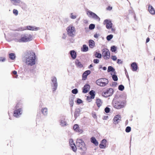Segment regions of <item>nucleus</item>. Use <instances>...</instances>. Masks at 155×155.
Returning a JSON list of instances; mask_svg holds the SVG:
<instances>
[{
	"mask_svg": "<svg viewBox=\"0 0 155 155\" xmlns=\"http://www.w3.org/2000/svg\"><path fill=\"white\" fill-rule=\"evenodd\" d=\"M116 74H111V75H112V77L113 80L114 81H117L118 80V78L117 75Z\"/></svg>",
	"mask_w": 155,
	"mask_h": 155,
	"instance_id": "nucleus-37",
	"label": "nucleus"
},
{
	"mask_svg": "<svg viewBox=\"0 0 155 155\" xmlns=\"http://www.w3.org/2000/svg\"><path fill=\"white\" fill-rule=\"evenodd\" d=\"M118 89L120 91H123L124 89V86L122 84L118 86Z\"/></svg>",
	"mask_w": 155,
	"mask_h": 155,
	"instance_id": "nucleus-42",
	"label": "nucleus"
},
{
	"mask_svg": "<svg viewBox=\"0 0 155 155\" xmlns=\"http://www.w3.org/2000/svg\"><path fill=\"white\" fill-rule=\"evenodd\" d=\"M104 25H106V27L107 29H110L112 27L113 23L110 20L108 19L105 20L104 21Z\"/></svg>",
	"mask_w": 155,
	"mask_h": 155,
	"instance_id": "nucleus-11",
	"label": "nucleus"
},
{
	"mask_svg": "<svg viewBox=\"0 0 155 155\" xmlns=\"http://www.w3.org/2000/svg\"><path fill=\"white\" fill-rule=\"evenodd\" d=\"M108 117V116H105L103 117V119L104 120H107Z\"/></svg>",
	"mask_w": 155,
	"mask_h": 155,
	"instance_id": "nucleus-59",
	"label": "nucleus"
},
{
	"mask_svg": "<svg viewBox=\"0 0 155 155\" xmlns=\"http://www.w3.org/2000/svg\"><path fill=\"white\" fill-rule=\"evenodd\" d=\"M107 142V140L105 139H103L101 141L99 145V147L100 148H105L106 146V143Z\"/></svg>",
	"mask_w": 155,
	"mask_h": 155,
	"instance_id": "nucleus-15",
	"label": "nucleus"
},
{
	"mask_svg": "<svg viewBox=\"0 0 155 155\" xmlns=\"http://www.w3.org/2000/svg\"><path fill=\"white\" fill-rule=\"evenodd\" d=\"M90 86L88 84H86L82 88V92L84 93H87L90 90Z\"/></svg>",
	"mask_w": 155,
	"mask_h": 155,
	"instance_id": "nucleus-14",
	"label": "nucleus"
},
{
	"mask_svg": "<svg viewBox=\"0 0 155 155\" xmlns=\"http://www.w3.org/2000/svg\"><path fill=\"white\" fill-rule=\"evenodd\" d=\"M94 55L96 58H101L102 57V55L100 53H98L97 52H96Z\"/></svg>",
	"mask_w": 155,
	"mask_h": 155,
	"instance_id": "nucleus-38",
	"label": "nucleus"
},
{
	"mask_svg": "<svg viewBox=\"0 0 155 155\" xmlns=\"http://www.w3.org/2000/svg\"><path fill=\"white\" fill-rule=\"evenodd\" d=\"M75 98V96L74 95H71L70 96L69 98V104L70 107H72L74 105V99Z\"/></svg>",
	"mask_w": 155,
	"mask_h": 155,
	"instance_id": "nucleus-17",
	"label": "nucleus"
},
{
	"mask_svg": "<svg viewBox=\"0 0 155 155\" xmlns=\"http://www.w3.org/2000/svg\"><path fill=\"white\" fill-rule=\"evenodd\" d=\"M99 36V35L97 34H95L94 35V37L95 38H98V37Z\"/></svg>",
	"mask_w": 155,
	"mask_h": 155,
	"instance_id": "nucleus-58",
	"label": "nucleus"
},
{
	"mask_svg": "<svg viewBox=\"0 0 155 155\" xmlns=\"http://www.w3.org/2000/svg\"><path fill=\"white\" fill-rule=\"evenodd\" d=\"M111 28V31L113 32H114L115 30V29L114 28Z\"/></svg>",
	"mask_w": 155,
	"mask_h": 155,
	"instance_id": "nucleus-62",
	"label": "nucleus"
},
{
	"mask_svg": "<svg viewBox=\"0 0 155 155\" xmlns=\"http://www.w3.org/2000/svg\"><path fill=\"white\" fill-rule=\"evenodd\" d=\"M63 35H64V36H63V37H62V38L63 39H65V38L66 37V36L64 34H63Z\"/></svg>",
	"mask_w": 155,
	"mask_h": 155,
	"instance_id": "nucleus-63",
	"label": "nucleus"
},
{
	"mask_svg": "<svg viewBox=\"0 0 155 155\" xmlns=\"http://www.w3.org/2000/svg\"><path fill=\"white\" fill-rule=\"evenodd\" d=\"M112 9V7H110V6H108L107 8V9L109 10H111Z\"/></svg>",
	"mask_w": 155,
	"mask_h": 155,
	"instance_id": "nucleus-61",
	"label": "nucleus"
},
{
	"mask_svg": "<svg viewBox=\"0 0 155 155\" xmlns=\"http://www.w3.org/2000/svg\"><path fill=\"white\" fill-rule=\"evenodd\" d=\"M91 141L96 146L98 145V142L94 137H91Z\"/></svg>",
	"mask_w": 155,
	"mask_h": 155,
	"instance_id": "nucleus-25",
	"label": "nucleus"
},
{
	"mask_svg": "<svg viewBox=\"0 0 155 155\" xmlns=\"http://www.w3.org/2000/svg\"><path fill=\"white\" fill-rule=\"evenodd\" d=\"M96 84L101 86H104L108 83L107 79L105 78H102L97 80L96 82Z\"/></svg>",
	"mask_w": 155,
	"mask_h": 155,
	"instance_id": "nucleus-7",
	"label": "nucleus"
},
{
	"mask_svg": "<svg viewBox=\"0 0 155 155\" xmlns=\"http://www.w3.org/2000/svg\"><path fill=\"white\" fill-rule=\"evenodd\" d=\"M12 74L13 76V77L14 78H17L18 75L17 74V72L15 71H14L12 72Z\"/></svg>",
	"mask_w": 155,
	"mask_h": 155,
	"instance_id": "nucleus-44",
	"label": "nucleus"
},
{
	"mask_svg": "<svg viewBox=\"0 0 155 155\" xmlns=\"http://www.w3.org/2000/svg\"><path fill=\"white\" fill-rule=\"evenodd\" d=\"M9 57L10 59L12 60H14L16 57L15 54L13 53H10L9 54Z\"/></svg>",
	"mask_w": 155,
	"mask_h": 155,
	"instance_id": "nucleus-35",
	"label": "nucleus"
},
{
	"mask_svg": "<svg viewBox=\"0 0 155 155\" xmlns=\"http://www.w3.org/2000/svg\"><path fill=\"white\" fill-rule=\"evenodd\" d=\"M148 11L152 15H154L155 13V11L153 7L149 5L148 8Z\"/></svg>",
	"mask_w": 155,
	"mask_h": 155,
	"instance_id": "nucleus-26",
	"label": "nucleus"
},
{
	"mask_svg": "<svg viewBox=\"0 0 155 155\" xmlns=\"http://www.w3.org/2000/svg\"><path fill=\"white\" fill-rule=\"evenodd\" d=\"M131 69L133 71H136L138 68V66L137 63L136 62H134L132 63L131 65Z\"/></svg>",
	"mask_w": 155,
	"mask_h": 155,
	"instance_id": "nucleus-21",
	"label": "nucleus"
},
{
	"mask_svg": "<svg viewBox=\"0 0 155 155\" xmlns=\"http://www.w3.org/2000/svg\"><path fill=\"white\" fill-rule=\"evenodd\" d=\"M117 47L115 45L111 46L110 47V51L112 52H115L117 51Z\"/></svg>",
	"mask_w": 155,
	"mask_h": 155,
	"instance_id": "nucleus-39",
	"label": "nucleus"
},
{
	"mask_svg": "<svg viewBox=\"0 0 155 155\" xmlns=\"http://www.w3.org/2000/svg\"><path fill=\"white\" fill-rule=\"evenodd\" d=\"M114 93V90L112 88L107 89L105 91L102 93V95L105 97H107L111 96Z\"/></svg>",
	"mask_w": 155,
	"mask_h": 155,
	"instance_id": "nucleus-9",
	"label": "nucleus"
},
{
	"mask_svg": "<svg viewBox=\"0 0 155 155\" xmlns=\"http://www.w3.org/2000/svg\"><path fill=\"white\" fill-rule=\"evenodd\" d=\"M41 111L44 115H47L48 114V109L46 107L42 109Z\"/></svg>",
	"mask_w": 155,
	"mask_h": 155,
	"instance_id": "nucleus-34",
	"label": "nucleus"
},
{
	"mask_svg": "<svg viewBox=\"0 0 155 155\" xmlns=\"http://www.w3.org/2000/svg\"><path fill=\"white\" fill-rule=\"evenodd\" d=\"M70 146L72 150L75 152H76L77 148L74 143L72 145Z\"/></svg>",
	"mask_w": 155,
	"mask_h": 155,
	"instance_id": "nucleus-36",
	"label": "nucleus"
},
{
	"mask_svg": "<svg viewBox=\"0 0 155 155\" xmlns=\"http://www.w3.org/2000/svg\"><path fill=\"white\" fill-rule=\"evenodd\" d=\"M113 35L110 34L107 35L106 37V39L108 41H110L113 38Z\"/></svg>",
	"mask_w": 155,
	"mask_h": 155,
	"instance_id": "nucleus-41",
	"label": "nucleus"
},
{
	"mask_svg": "<svg viewBox=\"0 0 155 155\" xmlns=\"http://www.w3.org/2000/svg\"><path fill=\"white\" fill-rule=\"evenodd\" d=\"M72 14H73L72 13H71V18H72V19H75L76 18V15H72Z\"/></svg>",
	"mask_w": 155,
	"mask_h": 155,
	"instance_id": "nucleus-57",
	"label": "nucleus"
},
{
	"mask_svg": "<svg viewBox=\"0 0 155 155\" xmlns=\"http://www.w3.org/2000/svg\"><path fill=\"white\" fill-rule=\"evenodd\" d=\"M102 57L105 60H108L110 57V53L109 50L106 48H104L102 50Z\"/></svg>",
	"mask_w": 155,
	"mask_h": 155,
	"instance_id": "nucleus-8",
	"label": "nucleus"
},
{
	"mask_svg": "<svg viewBox=\"0 0 155 155\" xmlns=\"http://www.w3.org/2000/svg\"><path fill=\"white\" fill-rule=\"evenodd\" d=\"M69 144L71 145H72V144L74 143L73 140L72 139H70L69 141Z\"/></svg>",
	"mask_w": 155,
	"mask_h": 155,
	"instance_id": "nucleus-55",
	"label": "nucleus"
},
{
	"mask_svg": "<svg viewBox=\"0 0 155 155\" xmlns=\"http://www.w3.org/2000/svg\"><path fill=\"white\" fill-rule=\"evenodd\" d=\"M96 103L98 107H99L101 106L102 104V102L101 100L99 98L97 99L96 100Z\"/></svg>",
	"mask_w": 155,
	"mask_h": 155,
	"instance_id": "nucleus-33",
	"label": "nucleus"
},
{
	"mask_svg": "<svg viewBox=\"0 0 155 155\" xmlns=\"http://www.w3.org/2000/svg\"><path fill=\"white\" fill-rule=\"evenodd\" d=\"M71 92L73 94H76L78 93V91L77 88H75L72 90Z\"/></svg>",
	"mask_w": 155,
	"mask_h": 155,
	"instance_id": "nucleus-46",
	"label": "nucleus"
},
{
	"mask_svg": "<svg viewBox=\"0 0 155 155\" xmlns=\"http://www.w3.org/2000/svg\"><path fill=\"white\" fill-rule=\"evenodd\" d=\"M123 63V61L120 59H118L117 60V63L118 64H122Z\"/></svg>",
	"mask_w": 155,
	"mask_h": 155,
	"instance_id": "nucleus-52",
	"label": "nucleus"
},
{
	"mask_svg": "<svg viewBox=\"0 0 155 155\" xmlns=\"http://www.w3.org/2000/svg\"><path fill=\"white\" fill-rule=\"evenodd\" d=\"M33 39L32 35L27 33H24L21 35L20 38L15 39V40L16 42H26L32 41Z\"/></svg>",
	"mask_w": 155,
	"mask_h": 155,
	"instance_id": "nucleus-2",
	"label": "nucleus"
},
{
	"mask_svg": "<svg viewBox=\"0 0 155 155\" xmlns=\"http://www.w3.org/2000/svg\"><path fill=\"white\" fill-rule=\"evenodd\" d=\"M83 102L80 99L78 98L77 99L76 103L77 104H79L82 103Z\"/></svg>",
	"mask_w": 155,
	"mask_h": 155,
	"instance_id": "nucleus-47",
	"label": "nucleus"
},
{
	"mask_svg": "<svg viewBox=\"0 0 155 155\" xmlns=\"http://www.w3.org/2000/svg\"><path fill=\"white\" fill-rule=\"evenodd\" d=\"M18 6H19L24 10H26L27 8V5L25 3L21 2V1Z\"/></svg>",
	"mask_w": 155,
	"mask_h": 155,
	"instance_id": "nucleus-24",
	"label": "nucleus"
},
{
	"mask_svg": "<svg viewBox=\"0 0 155 155\" xmlns=\"http://www.w3.org/2000/svg\"><path fill=\"white\" fill-rule=\"evenodd\" d=\"M69 53L73 59H75L77 56L76 52L74 50H71L69 52Z\"/></svg>",
	"mask_w": 155,
	"mask_h": 155,
	"instance_id": "nucleus-23",
	"label": "nucleus"
},
{
	"mask_svg": "<svg viewBox=\"0 0 155 155\" xmlns=\"http://www.w3.org/2000/svg\"><path fill=\"white\" fill-rule=\"evenodd\" d=\"M88 14L89 15V17H92L93 18L98 20V21H100V18L96 14L93 12L90 11H88L87 12V15H88Z\"/></svg>",
	"mask_w": 155,
	"mask_h": 155,
	"instance_id": "nucleus-10",
	"label": "nucleus"
},
{
	"mask_svg": "<svg viewBox=\"0 0 155 155\" xmlns=\"http://www.w3.org/2000/svg\"><path fill=\"white\" fill-rule=\"evenodd\" d=\"M77 146L79 148V149L81 150L85 151L87 150L86 145L84 142L80 144L77 145Z\"/></svg>",
	"mask_w": 155,
	"mask_h": 155,
	"instance_id": "nucleus-16",
	"label": "nucleus"
},
{
	"mask_svg": "<svg viewBox=\"0 0 155 155\" xmlns=\"http://www.w3.org/2000/svg\"><path fill=\"white\" fill-rule=\"evenodd\" d=\"M107 71L108 72H113L114 74H116L115 69L111 66L108 67Z\"/></svg>",
	"mask_w": 155,
	"mask_h": 155,
	"instance_id": "nucleus-28",
	"label": "nucleus"
},
{
	"mask_svg": "<svg viewBox=\"0 0 155 155\" xmlns=\"http://www.w3.org/2000/svg\"><path fill=\"white\" fill-rule=\"evenodd\" d=\"M12 4L15 6H18L20 4L21 0H10Z\"/></svg>",
	"mask_w": 155,
	"mask_h": 155,
	"instance_id": "nucleus-27",
	"label": "nucleus"
},
{
	"mask_svg": "<svg viewBox=\"0 0 155 155\" xmlns=\"http://www.w3.org/2000/svg\"><path fill=\"white\" fill-rule=\"evenodd\" d=\"M102 69L104 70L105 71L107 70V68L106 67H104L102 68Z\"/></svg>",
	"mask_w": 155,
	"mask_h": 155,
	"instance_id": "nucleus-64",
	"label": "nucleus"
},
{
	"mask_svg": "<svg viewBox=\"0 0 155 155\" xmlns=\"http://www.w3.org/2000/svg\"><path fill=\"white\" fill-rule=\"evenodd\" d=\"M89 94L91 95V98L92 99H94V98L95 95V91L93 90H91L90 91Z\"/></svg>",
	"mask_w": 155,
	"mask_h": 155,
	"instance_id": "nucleus-32",
	"label": "nucleus"
},
{
	"mask_svg": "<svg viewBox=\"0 0 155 155\" xmlns=\"http://www.w3.org/2000/svg\"><path fill=\"white\" fill-rule=\"evenodd\" d=\"M110 108L109 107H106L104 109V111H105V112L106 113H108L110 111Z\"/></svg>",
	"mask_w": 155,
	"mask_h": 155,
	"instance_id": "nucleus-48",
	"label": "nucleus"
},
{
	"mask_svg": "<svg viewBox=\"0 0 155 155\" xmlns=\"http://www.w3.org/2000/svg\"><path fill=\"white\" fill-rule=\"evenodd\" d=\"M88 42L89 47L90 48H92L94 47L95 42L93 40H89Z\"/></svg>",
	"mask_w": 155,
	"mask_h": 155,
	"instance_id": "nucleus-29",
	"label": "nucleus"
},
{
	"mask_svg": "<svg viewBox=\"0 0 155 155\" xmlns=\"http://www.w3.org/2000/svg\"><path fill=\"white\" fill-rule=\"evenodd\" d=\"M111 58L114 61H115L117 59V58L116 56L115 55H112L111 56Z\"/></svg>",
	"mask_w": 155,
	"mask_h": 155,
	"instance_id": "nucleus-50",
	"label": "nucleus"
},
{
	"mask_svg": "<svg viewBox=\"0 0 155 155\" xmlns=\"http://www.w3.org/2000/svg\"><path fill=\"white\" fill-rule=\"evenodd\" d=\"M91 99H93L92 98H91V97H89V96H87V100L89 102H90L91 101Z\"/></svg>",
	"mask_w": 155,
	"mask_h": 155,
	"instance_id": "nucleus-51",
	"label": "nucleus"
},
{
	"mask_svg": "<svg viewBox=\"0 0 155 155\" xmlns=\"http://www.w3.org/2000/svg\"><path fill=\"white\" fill-rule=\"evenodd\" d=\"M40 29L39 27H37L35 26H27L24 27H21L17 28L15 30L16 31H23L25 30H28L31 31H37Z\"/></svg>",
	"mask_w": 155,
	"mask_h": 155,
	"instance_id": "nucleus-5",
	"label": "nucleus"
},
{
	"mask_svg": "<svg viewBox=\"0 0 155 155\" xmlns=\"http://www.w3.org/2000/svg\"><path fill=\"white\" fill-rule=\"evenodd\" d=\"M84 141L83 140L81 139H78L77 140V145L80 144L82 143H84Z\"/></svg>",
	"mask_w": 155,
	"mask_h": 155,
	"instance_id": "nucleus-40",
	"label": "nucleus"
},
{
	"mask_svg": "<svg viewBox=\"0 0 155 155\" xmlns=\"http://www.w3.org/2000/svg\"><path fill=\"white\" fill-rule=\"evenodd\" d=\"M93 62L95 64H97L99 62V60L97 59H94L93 60Z\"/></svg>",
	"mask_w": 155,
	"mask_h": 155,
	"instance_id": "nucleus-53",
	"label": "nucleus"
},
{
	"mask_svg": "<svg viewBox=\"0 0 155 155\" xmlns=\"http://www.w3.org/2000/svg\"><path fill=\"white\" fill-rule=\"evenodd\" d=\"M81 111V110L79 108H76L75 109L74 113V117L75 119H76L79 116Z\"/></svg>",
	"mask_w": 155,
	"mask_h": 155,
	"instance_id": "nucleus-22",
	"label": "nucleus"
},
{
	"mask_svg": "<svg viewBox=\"0 0 155 155\" xmlns=\"http://www.w3.org/2000/svg\"><path fill=\"white\" fill-rule=\"evenodd\" d=\"M75 28L72 26H69L67 28L68 34L69 36L73 37L74 36L73 32L74 31Z\"/></svg>",
	"mask_w": 155,
	"mask_h": 155,
	"instance_id": "nucleus-12",
	"label": "nucleus"
},
{
	"mask_svg": "<svg viewBox=\"0 0 155 155\" xmlns=\"http://www.w3.org/2000/svg\"><path fill=\"white\" fill-rule=\"evenodd\" d=\"M88 50V48L87 46L85 45H83L82 48H81V51L83 52H87Z\"/></svg>",
	"mask_w": 155,
	"mask_h": 155,
	"instance_id": "nucleus-31",
	"label": "nucleus"
},
{
	"mask_svg": "<svg viewBox=\"0 0 155 155\" xmlns=\"http://www.w3.org/2000/svg\"><path fill=\"white\" fill-rule=\"evenodd\" d=\"M91 73L90 70H87L84 71L82 74V78L83 80H85L87 78V76L89 75Z\"/></svg>",
	"mask_w": 155,
	"mask_h": 155,
	"instance_id": "nucleus-18",
	"label": "nucleus"
},
{
	"mask_svg": "<svg viewBox=\"0 0 155 155\" xmlns=\"http://www.w3.org/2000/svg\"><path fill=\"white\" fill-rule=\"evenodd\" d=\"M13 13L15 15H17L18 14V11L15 9H14L13 10Z\"/></svg>",
	"mask_w": 155,
	"mask_h": 155,
	"instance_id": "nucleus-49",
	"label": "nucleus"
},
{
	"mask_svg": "<svg viewBox=\"0 0 155 155\" xmlns=\"http://www.w3.org/2000/svg\"><path fill=\"white\" fill-rule=\"evenodd\" d=\"M22 105L18 103L15 107V110L14 111L13 115L14 117H18L22 113Z\"/></svg>",
	"mask_w": 155,
	"mask_h": 155,
	"instance_id": "nucleus-4",
	"label": "nucleus"
},
{
	"mask_svg": "<svg viewBox=\"0 0 155 155\" xmlns=\"http://www.w3.org/2000/svg\"><path fill=\"white\" fill-rule=\"evenodd\" d=\"M121 117L119 114L116 115L113 119V123L115 124H118L121 120Z\"/></svg>",
	"mask_w": 155,
	"mask_h": 155,
	"instance_id": "nucleus-13",
	"label": "nucleus"
},
{
	"mask_svg": "<svg viewBox=\"0 0 155 155\" xmlns=\"http://www.w3.org/2000/svg\"><path fill=\"white\" fill-rule=\"evenodd\" d=\"M60 125L62 127L66 126L67 125L66 121L65 120V117L63 116L62 118L60 120Z\"/></svg>",
	"mask_w": 155,
	"mask_h": 155,
	"instance_id": "nucleus-20",
	"label": "nucleus"
},
{
	"mask_svg": "<svg viewBox=\"0 0 155 155\" xmlns=\"http://www.w3.org/2000/svg\"><path fill=\"white\" fill-rule=\"evenodd\" d=\"M95 27V25L94 24H91L89 25V29L92 30L94 29Z\"/></svg>",
	"mask_w": 155,
	"mask_h": 155,
	"instance_id": "nucleus-43",
	"label": "nucleus"
},
{
	"mask_svg": "<svg viewBox=\"0 0 155 155\" xmlns=\"http://www.w3.org/2000/svg\"><path fill=\"white\" fill-rule=\"evenodd\" d=\"M131 130V127L129 126H127L125 129V131L127 133H129L130 131Z\"/></svg>",
	"mask_w": 155,
	"mask_h": 155,
	"instance_id": "nucleus-45",
	"label": "nucleus"
},
{
	"mask_svg": "<svg viewBox=\"0 0 155 155\" xmlns=\"http://www.w3.org/2000/svg\"><path fill=\"white\" fill-rule=\"evenodd\" d=\"M5 58L2 57H0V61L1 62H4L5 60Z\"/></svg>",
	"mask_w": 155,
	"mask_h": 155,
	"instance_id": "nucleus-54",
	"label": "nucleus"
},
{
	"mask_svg": "<svg viewBox=\"0 0 155 155\" xmlns=\"http://www.w3.org/2000/svg\"><path fill=\"white\" fill-rule=\"evenodd\" d=\"M75 64L76 65L80 68L83 67V64L80 62L78 60L76 59L75 61Z\"/></svg>",
	"mask_w": 155,
	"mask_h": 155,
	"instance_id": "nucleus-30",
	"label": "nucleus"
},
{
	"mask_svg": "<svg viewBox=\"0 0 155 155\" xmlns=\"http://www.w3.org/2000/svg\"><path fill=\"white\" fill-rule=\"evenodd\" d=\"M24 58L25 60V62L28 65L32 66L35 64L36 56L34 52L30 51H27L25 53Z\"/></svg>",
	"mask_w": 155,
	"mask_h": 155,
	"instance_id": "nucleus-1",
	"label": "nucleus"
},
{
	"mask_svg": "<svg viewBox=\"0 0 155 155\" xmlns=\"http://www.w3.org/2000/svg\"><path fill=\"white\" fill-rule=\"evenodd\" d=\"M117 85V83L116 82H113L112 83V86L116 87Z\"/></svg>",
	"mask_w": 155,
	"mask_h": 155,
	"instance_id": "nucleus-56",
	"label": "nucleus"
},
{
	"mask_svg": "<svg viewBox=\"0 0 155 155\" xmlns=\"http://www.w3.org/2000/svg\"><path fill=\"white\" fill-rule=\"evenodd\" d=\"M150 40V39L149 38H147V39H146V43H148V42H149V41Z\"/></svg>",
	"mask_w": 155,
	"mask_h": 155,
	"instance_id": "nucleus-60",
	"label": "nucleus"
},
{
	"mask_svg": "<svg viewBox=\"0 0 155 155\" xmlns=\"http://www.w3.org/2000/svg\"><path fill=\"white\" fill-rule=\"evenodd\" d=\"M125 102L124 101H122L118 99L117 100L113 99L112 104L114 107L116 109H120L123 108L125 106Z\"/></svg>",
	"mask_w": 155,
	"mask_h": 155,
	"instance_id": "nucleus-3",
	"label": "nucleus"
},
{
	"mask_svg": "<svg viewBox=\"0 0 155 155\" xmlns=\"http://www.w3.org/2000/svg\"><path fill=\"white\" fill-rule=\"evenodd\" d=\"M51 86L52 88V91L54 92L57 89L58 84L56 77L55 76L51 78Z\"/></svg>",
	"mask_w": 155,
	"mask_h": 155,
	"instance_id": "nucleus-6",
	"label": "nucleus"
},
{
	"mask_svg": "<svg viewBox=\"0 0 155 155\" xmlns=\"http://www.w3.org/2000/svg\"><path fill=\"white\" fill-rule=\"evenodd\" d=\"M73 129L74 131L77 132L82 133L83 132L82 130L80 129L78 125V124H75L73 126Z\"/></svg>",
	"mask_w": 155,
	"mask_h": 155,
	"instance_id": "nucleus-19",
	"label": "nucleus"
}]
</instances>
